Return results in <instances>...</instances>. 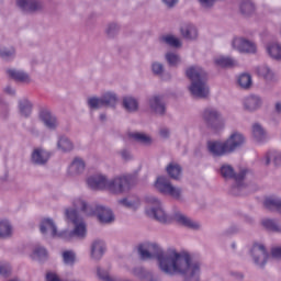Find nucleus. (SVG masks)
Here are the masks:
<instances>
[{
    "instance_id": "1",
    "label": "nucleus",
    "mask_w": 281,
    "mask_h": 281,
    "mask_svg": "<svg viewBox=\"0 0 281 281\" xmlns=\"http://www.w3.org/2000/svg\"><path fill=\"white\" fill-rule=\"evenodd\" d=\"M138 256L140 260L157 259L158 269L166 276H186L184 281H199L201 276V262L192 261L188 251L164 250L157 243H144L138 246Z\"/></svg>"
},
{
    "instance_id": "2",
    "label": "nucleus",
    "mask_w": 281,
    "mask_h": 281,
    "mask_svg": "<svg viewBox=\"0 0 281 281\" xmlns=\"http://www.w3.org/2000/svg\"><path fill=\"white\" fill-rule=\"evenodd\" d=\"M72 206L75 209H66L65 216L67 223L74 225L71 232L64 231L58 233V228L52 218H44L40 225V232L44 236H49L50 238H63L64 240H71V238H86L87 236V223L78 214V210L83 212L86 216H93V205L87 203V200L80 196L72 199Z\"/></svg>"
},
{
    "instance_id": "3",
    "label": "nucleus",
    "mask_w": 281,
    "mask_h": 281,
    "mask_svg": "<svg viewBox=\"0 0 281 281\" xmlns=\"http://www.w3.org/2000/svg\"><path fill=\"white\" fill-rule=\"evenodd\" d=\"M187 78L191 81L189 91L193 98H207L210 86H207V72L201 66H190L186 70Z\"/></svg>"
},
{
    "instance_id": "4",
    "label": "nucleus",
    "mask_w": 281,
    "mask_h": 281,
    "mask_svg": "<svg viewBox=\"0 0 281 281\" xmlns=\"http://www.w3.org/2000/svg\"><path fill=\"white\" fill-rule=\"evenodd\" d=\"M145 203L147 204L145 214H147L149 218H155L158 223H170V221H172V217L164 210L161 201L155 195L145 196Z\"/></svg>"
},
{
    "instance_id": "5",
    "label": "nucleus",
    "mask_w": 281,
    "mask_h": 281,
    "mask_svg": "<svg viewBox=\"0 0 281 281\" xmlns=\"http://www.w3.org/2000/svg\"><path fill=\"white\" fill-rule=\"evenodd\" d=\"M220 175H222L224 179H234L235 186L232 187L231 192L235 195L240 194V190L245 188L243 181H245V177L247 176V169H243L239 173H236L232 165L224 164L220 168Z\"/></svg>"
},
{
    "instance_id": "6",
    "label": "nucleus",
    "mask_w": 281,
    "mask_h": 281,
    "mask_svg": "<svg viewBox=\"0 0 281 281\" xmlns=\"http://www.w3.org/2000/svg\"><path fill=\"white\" fill-rule=\"evenodd\" d=\"M201 116L206 126L213 131H221V128L225 127V120L223 119V114H221V111H218L216 108H205L202 111Z\"/></svg>"
},
{
    "instance_id": "7",
    "label": "nucleus",
    "mask_w": 281,
    "mask_h": 281,
    "mask_svg": "<svg viewBox=\"0 0 281 281\" xmlns=\"http://www.w3.org/2000/svg\"><path fill=\"white\" fill-rule=\"evenodd\" d=\"M133 188V177L131 176H117L112 179H108V192L111 194H124Z\"/></svg>"
},
{
    "instance_id": "8",
    "label": "nucleus",
    "mask_w": 281,
    "mask_h": 281,
    "mask_svg": "<svg viewBox=\"0 0 281 281\" xmlns=\"http://www.w3.org/2000/svg\"><path fill=\"white\" fill-rule=\"evenodd\" d=\"M156 190L160 191L161 194H168L169 196H172V199H176L177 201H181L182 199V190L181 188L172 186L170 183V180L166 177H159L156 181Z\"/></svg>"
},
{
    "instance_id": "9",
    "label": "nucleus",
    "mask_w": 281,
    "mask_h": 281,
    "mask_svg": "<svg viewBox=\"0 0 281 281\" xmlns=\"http://www.w3.org/2000/svg\"><path fill=\"white\" fill-rule=\"evenodd\" d=\"M92 216H97L98 221L103 225H110L115 221V214L113 211L104 205H94Z\"/></svg>"
},
{
    "instance_id": "10",
    "label": "nucleus",
    "mask_w": 281,
    "mask_h": 281,
    "mask_svg": "<svg viewBox=\"0 0 281 281\" xmlns=\"http://www.w3.org/2000/svg\"><path fill=\"white\" fill-rule=\"evenodd\" d=\"M252 260L258 267H265L267 260H269V252L262 244H255L250 250Z\"/></svg>"
},
{
    "instance_id": "11",
    "label": "nucleus",
    "mask_w": 281,
    "mask_h": 281,
    "mask_svg": "<svg viewBox=\"0 0 281 281\" xmlns=\"http://www.w3.org/2000/svg\"><path fill=\"white\" fill-rule=\"evenodd\" d=\"M233 49L240 52V54H256V44L243 37H235L232 42Z\"/></svg>"
},
{
    "instance_id": "12",
    "label": "nucleus",
    "mask_w": 281,
    "mask_h": 281,
    "mask_svg": "<svg viewBox=\"0 0 281 281\" xmlns=\"http://www.w3.org/2000/svg\"><path fill=\"white\" fill-rule=\"evenodd\" d=\"M109 178L102 173H95L87 179V186L90 190H106Z\"/></svg>"
},
{
    "instance_id": "13",
    "label": "nucleus",
    "mask_w": 281,
    "mask_h": 281,
    "mask_svg": "<svg viewBox=\"0 0 281 281\" xmlns=\"http://www.w3.org/2000/svg\"><path fill=\"white\" fill-rule=\"evenodd\" d=\"M224 143L226 144L228 154L234 153L245 144V136L240 132H233Z\"/></svg>"
},
{
    "instance_id": "14",
    "label": "nucleus",
    "mask_w": 281,
    "mask_h": 281,
    "mask_svg": "<svg viewBox=\"0 0 281 281\" xmlns=\"http://www.w3.org/2000/svg\"><path fill=\"white\" fill-rule=\"evenodd\" d=\"M40 120L49 131H56L58 128V119L48 109H42L40 111Z\"/></svg>"
},
{
    "instance_id": "15",
    "label": "nucleus",
    "mask_w": 281,
    "mask_h": 281,
    "mask_svg": "<svg viewBox=\"0 0 281 281\" xmlns=\"http://www.w3.org/2000/svg\"><path fill=\"white\" fill-rule=\"evenodd\" d=\"M173 220L178 225H182V227H187L188 229H193L194 232H199V229H201V223L190 218L186 214L176 213L173 215Z\"/></svg>"
},
{
    "instance_id": "16",
    "label": "nucleus",
    "mask_w": 281,
    "mask_h": 281,
    "mask_svg": "<svg viewBox=\"0 0 281 281\" xmlns=\"http://www.w3.org/2000/svg\"><path fill=\"white\" fill-rule=\"evenodd\" d=\"M207 150L212 157H223L224 155H229L225 142L210 140L207 143Z\"/></svg>"
},
{
    "instance_id": "17",
    "label": "nucleus",
    "mask_w": 281,
    "mask_h": 281,
    "mask_svg": "<svg viewBox=\"0 0 281 281\" xmlns=\"http://www.w3.org/2000/svg\"><path fill=\"white\" fill-rule=\"evenodd\" d=\"M50 154L43 147H36L31 154V161L35 166H45L49 161Z\"/></svg>"
},
{
    "instance_id": "18",
    "label": "nucleus",
    "mask_w": 281,
    "mask_h": 281,
    "mask_svg": "<svg viewBox=\"0 0 281 281\" xmlns=\"http://www.w3.org/2000/svg\"><path fill=\"white\" fill-rule=\"evenodd\" d=\"M149 109L157 115H164L166 113V102H164V97L154 95L148 100Z\"/></svg>"
},
{
    "instance_id": "19",
    "label": "nucleus",
    "mask_w": 281,
    "mask_h": 281,
    "mask_svg": "<svg viewBox=\"0 0 281 281\" xmlns=\"http://www.w3.org/2000/svg\"><path fill=\"white\" fill-rule=\"evenodd\" d=\"M16 5L23 12H38L43 10V4L38 0H16Z\"/></svg>"
},
{
    "instance_id": "20",
    "label": "nucleus",
    "mask_w": 281,
    "mask_h": 281,
    "mask_svg": "<svg viewBox=\"0 0 281 281\" xmlns=\"http://www.w3.org/2000/svg\"><path fill=\"white\" fill-rule=\"evenodd\" d=\"M87 165L81 158H75L68 167L67 175L68 177H80L85 172Z\"/></svg>"
},
{
    "instance_id": "21",
    "label": "nucleus",
    "mask_w": 281,
    "mask_h": 281,
    "mask_svg": "<svg viewBox=\"0 0 281 281\" xmlns=\"http://www.w3.org/2000/svg\"><path fill=\"white\" fill-rule=\"evenodd\" d=\"M106 251V244L102 239H95L91 244V259L100 260Z\"/></svg>"
},
{
    "instance_id": "22",
    "label": "nucleus",
    "mask_w": 281,
    "mask_h": 281,
    "mask_svg": "<svg viewBox=\"0 0 281 281\" xmlns=\"http://www.w3.org/2000/svg\"><path fill=\"white\" fill-rule=\"evenodd\" d=\"M7 74L9 78H12L15 82H21L22 85H30L32 82V78L23 70L9 69Z\"/></svg>"
},
{
    "instance_id": "23",
    "label": "nucleus",
    "mask_w": 281,
    "mask_h": 281,
    "mask_svg": "<svg viewBox=\"0 0 281 281\" xmlns=\"http://www.w3.org/2000/svg\"><path fill=\"white\" fill-rule=\"evenodd\" d=\"M262 106V99L259 95L250 94L244 99V108L246 111H257Z\"/></svg>"
},
{
    "instance_id": "24",
    "label": "nucleus",
    "mask_w": 281,
    "mask_h": 281,
    "mask_svg": "<svg viewBox=\"0 0 281 281\" xmlns=\"http://www.w3.org/2000/svg\"><path fill=\"white\" fill-rule=\"evenodd\" d=\"M14 234V227L8 220H0V240H8L12 238Z\"/></svg>"
},
{
    "instance_id": "25",
    "label": "nucleus",
    "mask_w": 281,
    "mask_h": 281,
    "mask_svg": "<svg viewBox=\"0 0 281 281\" xmlns=\"http://www.w3.org/2000/svg\"><path fill=\"white\" fill-rule=\"evenodd\" d=\"M258 76L263 78L266 82H276L278 80V76H276V72L269 68L267 65H262L257 69Z\"/></svg>"
},
{
    "instance_id": "26",
    "label": "nucleus",
    "mask_w": 281,
    "mask_h": 281,
    "mask_svg": "<svg viewBox=\"0 0 281 281\" xmlns=\"http://www.w3.org/2000/svg\"><path fill=\"white\" fill-rule=\"evenodd\" d=\"M180 32L183 38H187L188 41H194L196 36H199V32L196 31V26H194V24H183L180 27Z\"/></svg>"
},
{
    "instance_id": "27",
    "label": "nucleus",
    "mask_w": 281,
    "mask_h": 281,
    "mask_svg": "<svg viewBox=\"0 0 281 281\" xmlns=\"http://www.w3.org/2000/svg\"><path fill=\"white\" fill-rule=\"evenodd\" d=\"M120 205L127 207L128 210H137L142 205V201L137 195H130L119 201Z\"/></svg>"
},
{
    "instance_id": "28",
    "label": "nucleus",
    "mask_w": 281,
    "mask_h": 281,
    "mask_svg": "<svg viewBox=\"0 0 281 281\" xmlns=\"http://www.w3.org/2000/svg\"><path fill=\"white\" fill-rule=\"evenodd\" d=\"M57 148L61 153H71V150H74V142L65 135L58 136Z\"/></svg>"
},
{
    "instance_id": "29",
    "label": "nucleus",
    "mask_w": 281,
    "mask_h": 281,
    "mask_svg": "<svg viewBox=\"0 0 281 281\" xmlns=\"http://www.w3.org/2000/svg\"><path fill=\"white\" fill-rule=\"evenodd\" d=\"M32 109H34V104L29 99H21L19 101V111L22 117H30L32 115Z\"/></svg>"
},
{
    "instance_id": "30",
    "label": "nucleus",
    "mask_w": 281,
    "mask_h": 281,
    "mask_svg": "<svg viewBox=\"0 0 281 281\" xmlns=\"http://www.w3.org/2000/svg\"><path fill=\"white\" fill-rule=\"evenodd\" d=\"M167 173L171 179H175L176 181H179V179H181V165L177 164V162H170L167 168Z\"/></svg>"
},
{
    "instance_id": "31",
    "label": "nucleus",
    "mask_w": 281,
    "mask_h": 281,
    "mask_svg": "<svg viewBox=\"0 0 281 281\" xmlns=\"http://www.w3.org/2000/svg\"><path fill=\"white\" fill-rule=\"evenodd\" d=\"M214 63L217 65V67H236V65H238L236 59L232 57H225L223 55L215 57Z\"/></svg>"
},
{
    "instance_id": "32",
    "label": "nucleus",
    "mask_w": 281,
    "mask_h": 281,
    "mask_svg": "<svg viewBox=\"0 0 281 281\" xmlns=\"http://www.w3.org/2000/svg\"><path fill=\"white\" fill-rule=\"evenodd\" d=\"M271 161L274 164V166H281V153L278 150L269 151L263 159V164L265 166H269Z\"/></svg>"
},
{
    "instance_id": "33",
    "label": "nucleus",
    "mask_w": 281,
    "mask_h": 281,
    "mask_svg": "<svg viewBox=\"0 0 281 281\" xmlns=\"http://www.w3.org/2000/svg\"><path fill=\"white\" fill-rule=\"evenodd\" d=\"M252 137L256 142H265L267 139V132L259 123L252 125Z\"/></svg>"
},
{
    "instance_id": "34",
    "label": "nucleus",
    "mask_w": 281,
    "mask_h": 281,
    "mask_svg": "<svg viewBox=\"0 0 281 281\" xmlns=\"http://www.w3.org/2000/svg\"><path fill=\"white\" fill-rule=\"evenodd\" d=\"M47 249L43 246H36L31 254L32 260H37L38 262L47 260Z\"/></svg>"
},
{
    "instance_id": "35",
    "label": "nucleus",
    "mask_w": 281,
    "mask_h": 281,
    "mask_svg": "<svg viewBox=\"0 0 281 281\" xmlns=\"http://www.w3.org/2000/svg\"><path fill=\"white\" fill-rule=\"evenodd\" d=\"M123 106L128 113H135L139 109V102L133 97H125L123 99Z\"/></svg>"
},
{
    "instance_id": "36",
    "label": "nucleus",
    "mask_w": 281,
    "mask_h": 281,
    "mask_svg": "<svg viewBox=\"0 0 281 281\" xmlns=\"http://www.w3.org/2000/svg\"><path fill=\"white\" fill-rule=\"evenodd\" d=\"M267 53L274 60H281V45L278 43H271L267 45Z\"/></svg>"
},
{
    "instance_id": "37",
    "label": "nucleus",
    "mask_w": 281,
    "mask_h": 281,
    "mask_svg": "<svg viewBox=\"0 0 281 281\" xmlns=\"http://www.w3.org/2000/svg\"><path fill=\"white\" fill-rule=\"evenodd\" d=\"M131 137L135 139V142H137L138 144H142L143 146H150V144H153V138L144 133H132Z\"/></svg>"
},
{
    "instance_id": "38",
    "label": "nucleus",
    "mask_w": 281,
    "mask_h": 281,
    "mask_svg": "<svg viewBox=\"0 0 281 281\" xmlns=\"http://www.w3.org/2000/svg\"><path fill=\"white\" fill-rule=\"evenodd\" d=\"M265 209L281 214V199H267L263 202Z\"/></svg>"
},
{
    "instance_id": "39",
    "label": "nucleus",
    "mask_w": 281,
    "mask_h": 281,
    "mask_svg": "<svg viewBox=\"0 0 281 281\" xmlns=\"http://www.w3.org/2000/svg\"><path fill=\"white\" fill-rule=\"evenodd\" d=\"M101 102L103 106H115L117 104V94L114 92H105L101 97Z\"/></svg>"
},
{
    "instance_id": "40",
    "label": "nucleus",
    "mask_w": 281,
    "mask_h": 281,
    "mask_svg": "<svg viewBox=\"0 0 281 281\" xmlns=\"http://www.w3.org/2000/svg\"><path fill=\"white\" fill-rule=\"evenodd\" d=\"M15 56L16 50L14 49V47L0 46V58H2V60H12V58H14Z\"/></svg>"
},
{
    "instance_id": "41",
    "label": "nucleus",
    "mask_w": 281,
    "mask_h": 281,
    "mask_svg": "<svg viewBox=\"0 0 281 281\" xmlns=\"http://www.w3.org/2000/svg\"><path fill=\"white\" fill-rule=\"evenodd\" d=\"M239 10L241 14L249 16V14H254V12L256 11V7L254 5V2H251V0H244L239 5Z\"/></svg>"
},
{
    "instance_id": "42",
    "label": "nucleus",
    "mask_w": 281,
    "mask_h": 281,
    "mask_svg": "<svg viewBox=\"0 0 281 281\" xmlns=\"http://www.w3.org/2000/svg\"><path fill=\"white\" fill-rule=\"evenodd\" d=\"M160 41L170 47H181V41L175 35H164Z\"/></svg>"
},
{
    "instance_id": "43",
    "label": "nucleus",
    "mask_w": 281,
    "mask_h": 281,
    "mask_svg": "<svg viewBox=\"0 0 281 281\" xmlns=\"http://www.w3.org/2000/svg\"><path fill=\"white\" fill-rule=\"evenodd\" d=\"M237 82H238L239 87H241V89H250L251 85H252L251 75H249V74H241L238 77Z\"/></svg>"
},
{
    "instance_id": "44",
    "label": "nucleus",
    "mask_w": 281,
    "mask_h": 281,
    "mask_svg": "<svg viewBox=\"0 0 281 281\" xmlns=\"http://www.w3.org/2000/svg\"><path fill=\"white\" fill-rule=\"evenodd\" d=\"M262 226L268 229V232H281V227L278 224V222L273 221V220H262Z\"/></svg>"
},
{
    "instance_id": "45",
    "label": "nucleus",
    "mask_w": 281,
    "mask_h": 281,
    "mask_svg": "<svg viewBox=\"0 0 281 281\" xmlns=\"http://www.w3.org/2000/svg\"><path fill=\"white\" fill-rule=\"evenodd\" d=\"M165 58H166L168 65H170V67H177V65H179V63H181V57H179V55H177V53L169 52L166 54Z\"/></svg>"
},
{
    "instance_id": "46",
    "label": "nucleus",
    "mask_w": 281,
    "mask_h": 281,
    "mask_svg": "<svg viewBox=\"0 0 281 281\" xmlns=\"http://www.w3.org/2000/svg\"><path fill=\"white\" fill-rule=\"evenodd\" d=\"M64 263L71 267L76 262V252L72 250H66L61 254Z\"/></svg>"
},
{
    "instance_id": "47",
    "label": "nucleus",
    "mask_w": 281,
    "mask_h": 281,
    "mask_svg": "<svg viewBox=\"0 0 281 281\" xmlns=\"http://www.w3.org/2000/svg\"><path fill=\"white\" fill-rule=\"evenodd\" d=\"M88 106L90 109H102L104 105L102 103V98L91 97L88 99Z\"/></svg>"
},
{
    "instance_id": "48",
    "label": "nucleus",
    "mask_w": 281,
    "mask_h": 281,
    "mask_svg": "<svg viewBox=\"0 0 281 281\" xmlns=\"http://www.w3.org/2000/svg\"><path fill=\"white\" fill-rule=\"evenodd\" d=\"M120 31V27L115 23H111L105 27V34L109 36V38H113L115 34Z\"/></svg>"
},
{
    "instance_id": "49",
    "label": "nucleus",
    "mask_w": 281,
    "mask_h": 281,
    "mask_svg": "<svg viewBox=\"0 0 281 281\" xmlns=\"http://www.w3.org/2000/svg\"><path fill=\"white\" fill-rule=\"evenodd\" d=\"M133 273L134 276H136L137 278H140V280H144V278H148L150 276V273L148 271H146L144 268L138 267V268H134L133 269Z\"/></svg>"
},
{
    "instance_id": "50",
    "label": "nucleus",
    "mask_w": 281,
    "mask_h": 281,
    "mask_svg": "<svg viewBox=\"0 0 281 281\" xmlns=\"http://www.w3.org/2000/svg\"><path fill=\"white\" fill-rule=\"evenodd\" d=\"M10 273H12L10 263H0V276L8 277Z\"/></svg>"
},
{
    "instance_id": "51",
    "label": "nucleus",
    "mask_w": 281,
    "mask_h": 281,
    "mask_svg": "<svg viewBox=\"0 0 281 281\" xmlns=\"http://www.w3.org/2000/svg\"><path fill=\"white\" fill-rule=\"evenodd\" d=\"M97 273H98V277L100 278V280L115 281V279L111 278V276H109V272L105 271V270H102V269L98 268Z\"/></svg>"
},
{
    "instance_id": "52",
    "label": "nucleus",
    "mask_w": 281,
    "mask_h": 281,
    "mask_svg": "<svg viewBox=\"0 0 281 281\" xmlns=\"http://www.w3.org/2000/svg\"><path fill=\"white\" fill-rule=\"evenodd\" d=\"M201 8L203 10H211V8H214V4L216 3V0H198Z\"/></svg>"
},
{
    "instance_id": "53",
    "label": "nucleus",
    "mask_w": 281,
    "mask_h": 281,
    "mask_svg": "<svg viewBox=\"0 0 281 281\" xmlns=\"http://www.w3.org/2000/svg\"><path fill=\"white\" fill-rule=\"evenodd\" d=\"M151 70L156 76H161L164 74V65L161 63L155 61L151 65Z\"/></svg>"
},
{
    "instance_id": "54",
    "label": "nucleus",
    "mask_w": 281,
    "mask_h": 281,
    "mask_svg": "<svg viewBox=\"0 0 281 281\" xmlns=\"http://www.w3.org/2000/svg\"><path fill=\"white\" fill-rule=\"evenodd\" d=\"M271 256L276 260H281V246H274L271 248Z\"/></svg>"
},
{
    "instance_id": "55",
    "label": "nucleus",
    "mask_w": 281,
    "mask_h": 281,
    "mask_svg": "<svg viewBox=\"0 0 281 281\" xmlns=\"http://www.w3.org/2000/svg\"><path fill=\"white\" fill-rule=\"evenodd\" d=\"M159 135L160 137H162L164 139H168V137H170V130L168 128H161L159 131Z\"/></svg>"
},
{
    "instance_id": "56",
    "label": "nucleus",
    "mask_w": 281,
    "mask_h": 281,
    "mask_svg": "<svg viewBox=\"0 0 281 281\" xmlns=\"http://www.w3.org/2000/svg\"><path fill=\"white\" fill-rule=\"evenodd\" d=\"M121 157L125 161H128V159H131V151H128V149L121 150Z\"/></svg>"
},
{
    "instance_id": "57",
    "label": "nucleus",
    "mask_w": 281,
    "mask_h": 281,
    "mask_svg": "<svg viewBox=\"0 0 281 281\" xmlns=\"http://www.w3.org/2000/svg\"><path fill=\"white\" fill-rule=\"evenodd\" d=\"M162 2L167 8H175V4L179 3V0H162Z\"/></svg>"
},
{
    "instance_id": "58",
    "label": "nucleus",
    "mask_w": 281,
    "mask_h": 281,
    "mask_svg": "<svg viewBox=\"0 0 281 281\" xmlns=\"http://www.w3.org/2000/svg\"><path fill=\"white\" fill-rule=\"evenodd\" d=\"M5 93H8L9 95H14L15 90L12 87H7L4 89Z\"/></svg>"
},
{
    "instance_id": "59",
    "label": "nucleus",
    "mask_w": 281,
    "mask_h": 281,
    "mask_svg": "<svg viewBox=\"0 0 281 281\" xmlns=\"http://www.w3.org/2000/svg\"><path fill=\"white\" fill-rule=\"evenodd\" d=\"M276 111H277V113H281V103L280 102L276 103Z\"/></svg>"
},
{
    "instance_id": "60",
    "label": "nucleus",
    "mask_w": 281,
    "mask_h": 281,
    "mask_svg": "<svg viewBox=\"0 0 281 281\" xmlns=\"http://www.w3.org/2000/svg\"><path fill=\"white\" fill-rule=\"evenodd\" d=\"M149 281H161L160 277H151Z\"/></svg>"
},
{
    "instance_id": "61",
    "label": "nucleus",
    "mask_w": 281,
    "mask_h": 281,
    "mask_svg": "<svg viewBox=\"0 0 281 281\" xmlns=\"http://www.w3.org/2000/svg\"><path fill=\"white\" fill-rule=\"evenodd\" d=\"M100 120L101 122H104V120H106V114H100Z\"/></svg>"
}]
</instances>
